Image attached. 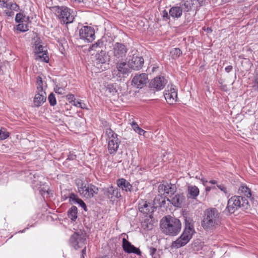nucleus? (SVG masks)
<instances>
[{
    "instance_id": "nucleus-50",
    "label": "nucleus",
    "mask_w": 258,
    "mask_h": 258,
    "mask_svg": "<svg viewBox=\"0 0 258 258\" xmlns=\"http://www.w3.org/2000/svg\"><path fill=\"white\" fill-rule=\"evenodd\" d=\"M162 16L164 20H167L170 19V16L169 15V12H168L165 10L163 11Z\"/></svg>"
},
{
    "instance_id": "nucleus-36",
    "label": "nucleus",
    "mask_w": 258,
    "mask_h": 258,
    "mask_svg": "<svg viewBox=\"0 0 258 258\" xmlns=\"http://www.w3.org/2000/svg\"><path fill=\"white\" fill-rule=\"evenodd\" d=\"M69 203L71 204H78L79 202V200H80V198L78 197V195L73 193L71 192L69 196Z\"/></svg>"
},
{
    "instance_id": "nucleus-18",
    "label": "nucleus",
    "mask_w": 258,
    "mask_h": 258,
    "mask_svg": "<svg viewBox=\"0 0 258 258\" xmlns=\"http://www.w3.org/2000/svg\"><path fill=\"white\" fill-rule=\"evenodd\" d=\"M211 230L217 228L221 224L220 213L215 208L211 209Z\"/></svg>"
},
{
    "instance_id": "nucleus-45",
    "label": "nucleus",
    "mask_w": 258,
    "mask_h": 258,
    "mask_svg": "<svg viewBox=\"0 0 258 258\" xmlns=\"http://www.w3.org/2000/svg\"><path fill=\"white\" fill-rule=\"evenodd\" d=\"M176 191V187L174 184L170 183L169 184L168 183V191H167V194L173 195Z\"/></svg>"
},
{
    "instance_id": "nucleus-21",
    "label": "nucleus",
    "mask_w": 258,
    "mask_h": 258,
    "mask_svg": "<svg viewBox=\"0 0 258 258\" xmlns=\"http://www.w3.org/2000/svg\"><path fill=\"white\" fill-rule=\"evenodd\" d=\"M211 184H212L211 185V190H212V192H215L217 188L221 191H222L226 196H229L230 194L227 190L226 187L224 184L214 180H211Z\"/></svg>"
},
{
    "instance_id": "nucleus-40",
    "label": "nucleus",
    "mask_w": 258,
    "mask_h": 258,
    "mask_svg": "<svg viewBox=\"0 0 258 258\" xmlns=\"http://www.w3.org/2000/svg\"><path fill=\"white\" fill-rule=\"evenodd\" d=\"M16 30L21 32H25L27 31L29 29L27 24H24L22 23H19V24L16 26Z\"/></svg>"
},
{
    "instance_id": "nucleus-37",
    "label": "nucleus",
    "mask_w": 258,
    "mask_h": 258,
    "mask_svg": "<svg viewBox=\"0 0 258 258\" xmlns=\"http://www.w3.org/2000/svg\"><path fill=\"white\" fill-rule=\"evenodd\" d=\"M106 91L113 95L117 92L116 85L114 84H107L106 86Z\"/></svg>"
},
{
    "instance_id": "nucleus-8",
    "label": "nucleus",
    "mask_w": 258,
    "mask_h": 258,
    "mask_svg": "<svg viewBox=\"0 0 258 258\" xmlns=\"http://www.w3.org/2000/svg\"><path fill=\"white\" fill-rule=\"evenodd\" d=\"M79 35L81 39L87 42H92L95 38L94 29L89 26H84L79 30Z\"/></svg>"
},
{
    "instance_id": "nucleus-64",
    "label": "nucleus",
    "mask_w": 258,
    "mask_h": 258,
    "mask_svg": "<svg viewBox=\"0 0 258 258\" xmlns=\"http://www.w3.org/2000/svg\"><path fill=\"white\" fill-rule=\"evenodd\" d=\"M102 258H108V257L106 256H105L103 257Z\"/></svg>"
},
{
    "instance_id": "nucleus-47",
    "label": "nucleus",
    "mask_w": 258,
    "mask_h": 258,
    "mask_svg": "<svg viewBox=\"0 0 258 258\" xmlns=\"http://www.w3.org/2000/svg\"><path fill=\"white\" fill-rule=\"evenodd\" d=\"M9 134L6 131L5 128H2L0 130V140H3L9 137Z\"/></svg>"
},
{
    "instance_id": "nucleus-30",
    "label": "nucleus",
    "mask_w": 258,
    "mask_h": 258,
    "mask_svg": "<svg viewBox=\"0 0 258 258\" xmlns=\"http://www.w3.org/2000/svg\"><path fill=\"white\" fill-rule=\"evenodd\" d=\"M238 192L241 195V196L243 195L246 198H250L251 196L250 189L244 184H242L239 186Z\"/></svg>"
},
{
    "instance_id": "nucleus-44",
    "label": "nucleus",
    "mask_w": 258,
    "mask_h": 258,
    "mask_svg": "<svg viewBox=\"0 0 258 258\" xmlns=\"http://www.w3.org/2000/svg\"><path fill=\"white\" fill-rule=\"evenodd\" d=\"M48 100L51 106H54L56 104V100L55 95L51 93L48 97Z\"/></svg>"
},
{
    "instance_id": "nucleus-4",
    "label": "nucleus",
    "mask_w": 258,
    "mask_h": 258,
    "mask_svg": "<svg viewBox=\"0 0 258 258\" xmlns=\"http://www.w3.org/2000/svg\"><path fill=\"white\" fill-rule=\"evenodd\" d=\"M76 184L80 194L86 199H90L93 197L94 194H97L98 192L97 187L86 181L77 180Z\"/></svg>"
},
{
    "instance_id": "nucleus-54",
    "label": "nucleus",
    "mask_w": 258,
    "mask_h": 258,
    "mask_svg": "<svg viewBox=\"0 0 258 258\" xmlns=\"http://www.w3.org/2000/svg\"><path fill=\"white\" fill-rule=\"evenodd\" d=\"M83 249L81 251V258H84V255H86V245H84V246L82 247Z\"/></svg>"
},
{
    "instance_id": "nucleus-20",
    "label": "nucleus",
    "mask_w": 258,
    "mask_h": 258,
    "mask_svg": "<svg viewBox=\"0 0 258 258\" xmlns=\"http://www.w3.org/2000/svg\"><path fill=\"white\" fill-rule=\"evenodd\" d=\"M104 194L105 196L109 199H113V198L118 199L121 197L118 189L113 186H110L105 189Z\"/></svg>"
},
{
    "instance_id": "nucleus-5",
    "label": "nucleus",
    "mask_w": 258,
    "mask_h": 258,
    "mask_svg": "<svg viewBox=\"0 0 258 258\" xmlns=\"http://www.w3.org/2000/svg\"><path fill=\"white\" fill-rule=\"evenodd\" d=\"M86 233L83 230L74 232L69 239V243L75 249L78 250L86 245Z\"/></svg>"
},
{
    "instance_id": "nucleus-60",
    "label": "nucleus",
    "mask_w": 258,
    "mask_h": 258,
    "mask_svg": "<svg viewBox=\"0 0 258 258\" xmlns=\"http://www.w3.org/2000/svg\"><path fill=\"white\" fill-rule=\"evenodd\" d=\"M254 83L255 84L257 89H258V77L255 79Z\"/></svg>"
},
{
    "instance_id": "nucleus-56",
    "label": "nucleus",
    "mask_w": 258,
    "mask_h": 258,
    "mask_svg": "<svg viewBox=\"0 0 258 258\" xmlns=\"http://www.w3.org/2000/svg\"><path fill=\"white\" fill-rule=\"evenodd\" d=\"M233 67L231 65L228 66L225 68V70L227 73H229L232 70Z\"/></svg>"
},
{
    "instance_id": "nucleus-10",
    "label": "nucleus",
    "mask_w": 258,
    "mask_h": 258,
    "mask_svg": "<svg viewBox=\"0 0 258 258\" xmlns=\"http://www.w3.org/2000/svg\"><path fill=\"white\" fill-rule=\"evenodd\" d=\"M167 83V80L164 77H156L151 80L149 88L151 91H158L164 88Z\"/></svg>"
},
{
    "instance_id": "nucleus-55",
    "label": "nucleus",
    "mask_w": 258,
    "mask_h": 258,
    "mask_svg": "<svg viewBox=\"0 0 258 258\" xmlns=\"http://www.w3.org/2000/svg\"><path fill=\"white\" fill-rule=\"evenodd\" d=\"M76 155L70 153V154L68 156L67 160H73L76 159Z\"/></svg>"
},
{
    "instance_id": "nucleus-41",
    "label": "nucleus",
    "mask_w": 258,
    "mask_h": 258,
    "mask_svg": "<svg viewBox=\"0 0 258 258\" xmlns=\"http://www.w3.org/2000/svg\"><path fill=\"white\" fill-rule=\"evenodd\" d=\"M171 54L172 57L176 59L180 56L182 54V51L179 48H175L171 51Z\"/></svg>"
},
{
    "instance_id": "nucleus-61",
    "label": "nucleus",
    "mask_w": 258,
    "mask_h": 258,
    "mask_svg": "<svg viewBox=\"0 0 258 258\" xmlns=\"http://www.w3.org/2000/svg\"><path fill=\"white\" fill-rule=\"evenodd\" d=\"M62 198H63L64 200H66L68 198H69V196H66V195H64L63 196H62Z\"/></svg>"
},
{
    "instance_id": "nucleus-2",
    "label": "nucleus",
    "mask_w": 258,
    "mask_h": 258,
    "mask_svg": "<svg viewBox=\"0 0 258 258\" xmlns=\"http://www.w3.org/2000/svg\"><path fill=\"white\" fill-rule=\"evenodd\" d=\"M249 207L250 205L246 198L242 196H234L228 200L226 210L232 214L239 209L245 210Z\"/></svg>"
},
{
    "instance_id": "nucleus-35",
    "label": "nucleus",
    "mask_w": 258,
    "mask_h": 258,
    "mask_svg": "<svg viewBox=\"0 0 258 258\" xmlns=\"http://www.w3.org/2000/svg\"><path fill=\"white\" fill-rule=\"evenodd\" d=\"M132 126L134 130L140 135H144L145 133H146V131H145L142 128H140L138 124L137 123V122L135 121H133L132 123Z\"/></svg>"
},
{
    "instance_id": "nucleus-28",
    "label": "nucleus",
    "mask_w": 258,
    "mask_h": 258,
    "mask_svg": "<svg viewBox=\"0 0 258 258\" xmlns=\"http://www.w3.org/2000/svg\"><path fill=\"white\" fill-rule=\"evenodd\" d=\"M183 11V9L181 5L180 6H174L170 9L169 14L173 19H177L182 16Z\"/></svg>"
},
{
    "instance_id": "nucleus-16",
    "label": "nucleus",
    "mask_w": 258,
    "mask_h": 258,
    "mask_svg": "<svg viewBox=\"0 0 258 258\" xmlns=\"http://www.w3.org/2000/svg\"><path fill=\"white\" fill-rule=\"evenodd\" d=\"M127 62L130 68L135 70H139L143 66L144 60L142 56L133 54L132 59L128 60Z\"/></svg>"
},
{
    "instance_id": "nucleus-27",
    "label": "nucleus",
    "mask_w": 258,
    "mask_h": 258,
    "mask_svg": "<svg viewBox=\"0 0 258 258\" xmlns=\"http://www.w3.org/2000/svg\"><path fill=\"white\" fill-rule=\"evenodd\" d=\"M184 199L183 194H177L171 200L167 199V200L170 202L174 207H181Z\"/></svg>"
},
{
    "instance_id": "nucleus-13",
    "label": "nucleus",
    "mask_w": 258,
    "mask_h": 258,
    "mask_svg": "<svg viewBox=\"0 0 258 258\" xmlns=\"http://www.w3.org/2000/svg\"><path fill=\"white\" fill-rule=\"evenodd\" d=\"M138 209L140 212L145 215H148L155 211V206L153 204L147 202L145 200H141L139 202Z\"/></svg>"
},
{
    "instance_id": "nucleus-48",
    "label": "nucleus",
    "mask_w": 258,
    "mask_h": 258,
    "mask_svg": "<svg viewBox=\"0 0 258 258\" xmlns=\"http://www.w3.org/2000/svg\"><path fill=\"white\" fill-rule=\"evenodd\" d=\"M67 99L70 102L73 104L74 102L76 101V99L75 98L74 95L72 94H69L67 95Z\"/></svg>"
},
{
    "instance_id": "nucleus-32",
    "label": "nucleus",
    "mask_w": 258,
    "mask_h": 258,
    "mask_svg": "<svg viewBox=\"0 0 258 258\" xmlns=\"http://www.w3.org/2000/svg\"><path fill=\"white\" fill-rule=\"evenodd\" d=\"M188 194L189 195V198L195 199L199 194V189L196 186H189Z\"/></svg>"
},
{
    "instance_id": "nucleus-3",
    "label": "nucleus",
    "mask_w": 258,
    "mask_h": 258,
    "mask_svg": "<svg viewBox=\"0 0 258 258\" xmlns=\"http://www.w3.org/2000/svg\"><path fill=\"white\" fill-rule=\"evenodd\" d=\"M57 18L63 24L68 25L73 22L75 19L73 10L66 6H54L52 7Z\"/></svg>"
},
{
    "instance_id": "nucleus-19",
    "label": "nucleus",
    "mask_w": 258,
    "mask_h": 258,
    "mask_svg": "<svg viewBox=\"0 0 258 258\" xmlns=\"http://www.w3.org/2000/svg\"><path fill=\"white\" fill-rule=\"evenodd\" d=\"M181 6L183 9V12H194L197 11L198 6H197L196 0H182Z\"/></svg>"
},
{
    "instance_id": "nucleus-15",
    "label": "nucleus",
    "mask_w": 258,
    "mask_h": 258,
    "mask_svg": "<svg viewBox=\"0 0 258 258\" xmlns=\"http://www.w3.org/2000/svg\"><path fill=\"white\" fill-rule=\"evenodd\" d=\"M34 45L35 52L37 54V57L42 59L44 62H48L49 59L46 47L40 45L39 42L37 43V41H35Z\"/></svg>"
},
{
    "instance_id": "nucleus-42",
    "label": "nucleus",
    "mask_w": 258,
    "mask_h": 258,
    "mask_svg": "<svg viewBox=\"0 0 258 258\" xmlns=\"http://www.w3.org/2000/svg\"><path fill=\"white\" fill-rule=\"evenodd\" d=\"M25 18L26 15L23 13V12H20L16 14L15 21L17 23H22L25 21Z\"/></svg>"
},
{
    "instance_id": "nucleus-12",
    "label": "nucleus",
    "mask_w": 258,
    "mask_h": 258,
    "mask_svg": "<svg viewBox=\"0 0 258 258\" xmlns=\"http://www.w3.org/2000/svg\"><path fill=\"white\" fill-rule=\"evenodd\" d=\"M168 90H165L164 97L167 102L170 104H174L177 100V90L171 85L167 86Z\"/></svg>"
},
{
    "instance_id": "nucleus-34",
    "label": "nucleus",
    "mask_w": 258,
    "mask_h": 258,
    "mask_svg": "<svg viewBox=\"0 0 258 258\" xmlns=\"http://www.w3.org/2000/svg\"><path fill=\"white\" fill-rule=\"evenodd\" d=\"M43 83L42 78L40 76H38L37 77L36 81L37 92H45L43 89Z\"/></svg>"
},
{
    "instance_id": "nucleus-58",
    "label": "nucleus",
    "mask_w": 258,
    "mask_h": 258,
    "mask_svg": "<svg viewBox=\"0 0 258 258\" xmlns=\"http://www.w3.org/2000/svg\"><path fill=\"white\" fill-rule=\"evenodd\" d=\"M24 22H25L27 23H30L31 22L30 17L29 16H26V18L25 19V21Z\"/></svg>"
},
{
    "instance_id": "nucleus-6",
    "label": "nucleus",
    "mask_w": 258,
    "mask_h": 258,
    "mask_svg": "<svg viewBox=\"0 0 258 258\" xmlns=\"http://www.w3.org/2000/svg\"><path fill=\"white\" fill-rule=\"evenodd\" d=\"M106 134L108 137V152L110 154H115L118 149L120 141L117 138L118 135L111 128L106 129Z\"/></svg>"
},
{
    "instance_id": "nucleus-39",
    "label": "nucleus",
    "mask_w": 258,
    "mask_h": 258,
    "mask_svg": "<svg viewBox=\"0 0 258 258\" xmlns=\"http://www.w3.org/2000/svg\"><path fill=\"white\" fill-rule=\"evenodd\" d=\"M158 191L161 195L167 194V191H168V183L160 184L158 186Z\"/></svg>"
},
{
    "instance_id": "nucleus-57",
    "label": "nucleus",
    "mask_w": 258,
    "mask_h": 258,
    "mask_svg": "<svg viewBox=\"0 0 258 258\" xmlns=\"http://www.w3.org/2000/svg\"><path fill=\"white\" fill-rule=\"evenodd\" d=\"M7 3V1H5V0H0L1 7L3 8H5V6L6 5Z\"/></svg>"
},
{
    "instance_id": "nucleus-62",
    "label": "nucleus",
    "mask_w": 258,
    "mask_h": 258,
    "mask_svg": "<svg viewBox=\"0 0 258 258\" xmlns=\"http://www.w3.org/2000/svg\"><path fill=\"white\" fill-rule=\"evenodd\" d=\"M206 190H207V191L210 190V187L207 186V187L206 188Z\"/></svg>"
},
{
    "instance_id": "nucleus-31",
    "label": "nucleus",
    "mask_w": 258,
    "mask_h": 258,
    "mask_svg": "<svg viewBox=\"0 0 258 258\" xmlns=\"http://www.w3.org/2000/svg\"><path fill=\"white\" fill-rule=\"evenodd\" d=\"M68 216L71 220L75 221L78 217V209L77 207L73 206L69 209L67 212Z\"/></svg>"
},
{
    "instance_id": "nucleus-33",
    "label": "nucleus",
    "mask_w": 258,
    "mask_h": 258,
    "mask_svg": "<svg viewBox=\"0 0 258 258\" xmlns=\"http://www.w3.org/2000/svg\"><path fill=\"white\" fill-rule=\"evenodd\" d=\"M5 8L7 9H9L12 11H18L20 9V7L16 3H13L12 2H9L8 0H7V3L6 5L5 6Z\"/></svg>"
},
{
    "instance_id": "nucleus-29",
    "label": "nucleus",
    "mask_w": 258,
    "mask_h": 258,
    "mask_svg": "<svg viewBox=\"0 0 258 258\" xmlns=\"http://www.w3.org/2000/svg\"><path fill=\"white\" fill-rule=\"evenodd\" d=\"M166 204V197L162 195H158L156 196L153 201V205L155 206V210L157 207L161 208L164 207Z\"/></svg>"
},
{
    "instance_id": "nucleus-1",
    "label": "nucleus",
    "mask_w": 258,
    "mask_h": 258,
    "mask_svg": "<svg viewBox=\"0 0 258 258\" xmlns=\"http://www.w3.org/2000/svg\"><path fill=\"white\" fill-rule=\"evenodd\" d=\"M160 227L162 233L174 236L177 235L180 231L181 223L177 218L168 216L161 219Z\"/></svg>"
},
{
    "instance_id": "nucleus-25",
    "label": "nucleus",
    "mask_w": 258,
    "mask_h": 258,
    "mask_svg": "<svg viewBox=\"0 0 258 258\" xmlns=\"http://www.w3.org/2000/svg\"><path fill=\"white\" fill-rule=\"evenodd\" d=\"M202 227L207 231L210 230V209H206L204 213L201 221Z\"/></svg>"
},
{
    "instance_id": "nucleus-52",
    "label": "nucleus",
    "mask_w": 258,
    "mask_h": 258,
    "mask_svg": "<svg viewBox=\"0 0 258 258\" xmlns=\"http://www.w3.org/2000/svg\"><path fill=\"white\" fill-rule=\"evenodd\" d=\"M197 1V6L199 5V7L203 6L206 5L205 0H196Z\"/></svg>"
},
{
    "instance_id": "nucleus-11",
    "label": "nucleus",
    "mask_w": 258,
    "mask_h": 258,
    "mask_svg": "<svg viewBox=\"0 0 258 258\" xmlns=\"http://www.w3.org/2000/svg\"><path fill=\"white\" fill-rule=\"evenodd\" d=\"M114 62L116 63V70L112 72L113 76L121 78L123 75L129 73L130 69L128 67H130L126 61H114Z\"/></svg>"
},
{
    "instance_id": "nucleus-49",
    "label": "nucleus",
    "mask_w": 258,
    "mask_h": 258,
    "mask_svg": "<svg viewBox=\"0 0 258 258\" xmlns=\"http://www.w3.org/2000/svg\"><path fill=\"white\" fill-rule=\"evenodd\" d=\"M73 105L77 107H80L81 108H85L86 104L84 103H82L80 101H76L74 102V103H73Z\"/></svg>"
},
{
    "instance_id": "nucleus-14",
    "label": "nucleus",
    "mask_w": 258,
    "mask_h": 258,
    "mask_svg": "<svg viewBox=\"0 0 258 258\" xmlns=\"http://www.w3.org/2000/svg\"><path fill=\"white\" fill-rule=\"evenodd\" d=\"M148 82V75L146 73L137 74L132 80V84L138 88H143Z\"/></svg>"
},
{
    "instance_id": "nucleus-53",
    "label": "nucleus",
    "mask_w": 258,
    "mask_h": 258,
    "mask_svg": "<svg viewBox=\"0 0 258 258\" xmlns=\"http://www.w3.org/2000/svg\"><path fill=\"white\" fill-rule=\"evenodd\" d=\"M5 13L6 14V15L7 16H8L9 17H12L14 15V12L12 11H12L5 10Z\"/></svg>"
},
{
    "instance_id": "nucleus-26",
    "label": "nucleus",
    "mask_w": 258,
    "mask_h": 258,
    "mask_svg": "<svg viewBox=\"0 0 258 258\" xmlns=\"http://www.w3.org/2000/svg\"><path fill=\"white\" fill-rule=\"evenodd\" d=\"M185 225L183 231L193 234L195 233L193 220L190 217H185L184 219Z\"/></svg>"
},
{
    "instance_id": "nucleus-9",
    "label": "nucleus",
    "mask_w": 258,
    "mask_h": 258,
    "mask_svg": "<svg viewBox=\"0 0 258 258\" xmlns=\"http://www.w3.org/2000/svg\"><path fill=\"white\" fill-rule=\"evenodd\" d=\"M193 234L183 231L181 235L172 242L171 247L172 248H179L185 246L191 239Z\"/></svg>"
},
{
    "instance_id": "nucleus-7",
    "label": "nucleus",
    "mask_w": 258,
    "mask_h": 258,
    "mask_svg": "<svg viewBox=\"0 0 258 258\" xmlns=\"http://www.w3.org/2000/svg\"><path fill=\"white\" fill-rule=\"evenodd\" d=\"M113 61H121L125 57L128 48L124 44L115 42L112 49Z\"/></svg>"
},
{
    "instance_id": "nucleus-22",
    "label": "nucleus",
    "mask_w": 258,
    "mask_h": 258,
    "mask_svg": "<svg viewBox=\"0 0 258 258\" xmlns=\"http://www.w3.org/2000/svg\"><path fill=\"white\" fill-rule=\"evenodd\" d=\"M96 63L104 64L108 63L110 61V56L106 51L101 50L100 52L96 55Z\"/></svg>"
},
{
    "instance_id": "nucleus-43",
    "label": "nucleus",
    "mask_w": 258,
    "mask_h": 258,
    "mask_svg": "<svg viewBox=\"0 0 258 258\" xmlns=\"http://www.w3.org/2000/svg\"><path fill=\"white\" fill-rule=\"evenodd\" d=\"M54 91L55 93L59 94H64L66 92V87L60 86L59 85H56L54 88Z\"/></svg>"
},
{
    "instance_id": "nucleus-59",
    "label": "nucleus",
    "mask_w": 258,
    "mask_h": 258,
    "mask_svg": "<svg viewBox=\"0 0 258 258\" xmlns=\"http://www.w3.org/2000/svg\"><path fill=\"white\" fill-rule=\"evenodd\" d=\"M72 2L75 3L76 4H80L83 2V0H71Z\"/></svg>"
},
{
    "instance_id": "nucleus-51",
    "label": "nucleus",
    "mask_w": 258,
    "mask_h": 258,
    "mask_svg": "<svg viewBox=\"0 0 258 258\" xmlns=\"http://www.w3.org/2000/svg\"><path fill=\"white\" fill-rule=\"evenodd\" d=\"M78 204H79L85 211H87V208L86 204L81 199H80V200H79Z\"/></svg>"
},
{
    "instance_id": "nucleus-23",
    "label": "nucleus",
    "mask_w": 258,
    "mask_h": 258,
    "mask_svg": "<svg viewBox=\"0 0 258 258\" xmlns=\"http://www.w3.org/2000/svg\"><path fill=\"white\" fill-rule=\"evenodd\" d=\"M46 99V94L45 92H37L33 100L34 106L37 107L40 106L42 103L45 102Z\"/></svg>"
},
{
    "instance_id": "nucleus-17",
    "label": "nucleus",
    "mask_w": 258,
    "mask_h": 258,
    "mask_svg": "<svg viewBox=\"0 0 258 258\" xmlns=\"http://www.w3.org/2000/svg\"><path fill=\"white\" fill-rule=\"evenodd\" d=\"M122 247L124 251L127 253H135L138 255H141L142 252L139 248L135 247L134 245L126 240L125 238L122 239Z\"/></svg>"
},
{
    "instance_id": "nucleus-38",
    "label": "nucleus",
    "mask_w": 258,
    "mask_h": 258,
    "mask_svg": "<svg viewBox=\"0 0 258 258\" xmlns=\"http://www.w3.org/2000/svg\"><path fill=\"white\" fill-rule=\"evenodd\" d=\"M105 46L102 39H99L95 43L93 44L90 48L92 50H96L97 48H102Z\"/></svg>"
},
{
    "instance_id": "nucleus-46",
    "label": "nucleus",
    "mask_w": 258,
    "mask_h": 258,
    "mask_svg": "<svg viewBox=\"0 0 258 258\" xmlns=\"http://www.w3.org/2000/svg\"><path fill=\"white\" fill-rule=\"evenodd\" d=\"M149 252L152 258H159V254L157 252V249L156 248L150 247Z\"/></svg>"
},
{
    "instance_id": "nucleus-63",
    "label": "nucleus",
    "mask_w": 258,
    "mask_h": 258,
    "mask_svg": "<svg viewBox=\"0 0 258 258\" xmlns=\"http://www.w3.org/2000/svg\"><path fill=\"white\" fill-rule=\"evenodd\" d=\"M206 88H207V90H209V88L208 85H207Z\"/></svg>"
},
{
    "instance_id": "nucleus-24",
    "label": "nucleus",
    "mask_w": 258,
    "mask_h": 258,
    "mask_svg": "<svg viewBox=\"0 0 258 258\" xmlns=\"http://www.w3.org/2000/svg\"><path fill=\"white\" fill-rule=\"evenodd\" d=\"M117 186L122 190L131 192L133 190V186L129 182L124 178H120L117 180Z\"/></svg>"
}]
</instances>
